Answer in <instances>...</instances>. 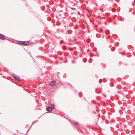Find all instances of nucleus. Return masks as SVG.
Segmentation results:
<instances>
[{
    "label": "nucleus",
    "instance_id": "39448f33",
    "mask_svg": "<svg viewBox=\"0 0 135 135\" xmlns=\"http://www.w3.org/2000/svg\"><path fill=\"white\" fill-rule=\"evenodd\" d=\"M55 108V105L54 104L51 105V111L54 109Z\"/></svg>",
    "mask_w": 135,
    "mask_h": 135
},
{
    "label": "nucleus",
    "instance_id": "0eeeda50",
    "mask_svg": "<svg viewBox=\"0 0 135 135\" xmlns=\"http://www.w3.org/2000/svg\"><path fill=\"white\" fill-rule=\"evenodd\" d=\"M75 124L76 125L78 124V123H75Z\"/></svg>",
    "mask_w": 135,
    "mask_h": 135
},
{
    "label": "nucleus",
    "instance_id": "7ed1b4c3",
    "mask_svg": "<svg viewBox=\"0 0 135 135\" xmlns=\"http://www.w3.org/2000/svg\"><path fill=\"white\" fill-rule=\"evenodd\" d=\"M56 83L55 80H54L51 81V86H53L56 85Z\"/></svg>",
    "mask_w": 135,
    "mask_h": 135
},
{
    "label": "nucleus",
    "instance_id": "20e7f679",
    "mask_svg": "<svg viewBox=\"0 0 135 135\" xmlns=\"http://www.w3.org/2000/svg\"><path fill=\"white\" fill-rule=\"evenodd\" d=\"M0 38L2 40H4L5 38V37L3 35L0 34Z\"/></svg>",
    "mask_w": 135,
    "mask_h": 135
},
{
    "label": "nucleus",
    "instance_id": "1a4fd4ad",
    "mask_svg": "<svg viewBox=\"0 0 135 135\" xmlns=\"http://www.w3.org/2000/svg\"><path fill=\"white\" fill-rule=\"evenodd\" d=\"M134 2L135 3V0H134Z\"/></svg>",
    "mask_w": 135,
    "mask_h": 135
},
{
    "label": "nucleus",
    "instance_id": "f03ea898",
    "mask_svg": "<svg viewBox=\"0 0 135 135\" xmlns=\"http://www.w3.org/2000/svg\"><path fill=\"white\" fill-rule=\"evenodd\" d=\"M12 76L16 80L18 81H20V79L19 76L16 75L15 74H12Z\"/></svg>",
    "mask_w": 135,
    "mask_h": 135
},
{
    "label": "nucleus",
    "instance_id": "423d86ee",
    "mask_svg": "<svg viewBox=\"0 0 135 135\" xmlns=\"http://www.w3.org/2000/svg\"><path fill=\"white\" fill-rule=\"evenodd\" d=\"M50 109H51V107H49L46 109L48 111H51Z\"/></svg>",
    "mask_w": 135,
    "mask_h": 135
},
{
    "label": "nucleus",
    "instance_id": "6e6552de",
    "mask_svg": "<svg viewBox=\"0 0 135 135\" xmlns=\"http://www.w3.org/2000/svg\"><path fill=\"white\" fill-rule=\"evenodd\" d=\"M115 11H116V9H114V11H113L115 12Z\"/></svg>",
    "mask_w": 135,
    "mask_h": 135
},
{
    "label": "nucleus",
    "instance_id": "f257e3e1",
    "mask_svg": "<svg viewBox=\"0 0 135 135\" xmlns=\"http://www.w3.org/2000/svg\"><path fill=\"white\" fill-rule=\"evenodd\" d=\"M29 44V42L28 41H20L19 44L23 46H26Z\"/></svg>",
    "mask_w": 135,
    "mask_h": 135
}]
</instances>
